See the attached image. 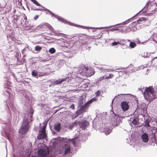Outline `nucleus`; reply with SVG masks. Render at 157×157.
Returning a JSON list of instances; mask_svg holds the SVG:
<instances>
[{
    "mask_svg": "<svg viewBox=\"0 0 157 157\" xmlns=\"http://www.w3.org/2000/svg\"><path fill=\"white\" fill-rule=\"evenodd\" d=\"M144 96L146 100L151 102L153 99L157 98V87L155 91L152 86L147 87L144 91Z\"/></svg>",
    "mask_w": 157,
    "mask_h": 157,
    "instance_id": "obj_1",
    "label": "nucleus"
},
{
    "mask_svg": "<svg viewBox=\"0 0 157 157\" xmlns=\"http://www.w3.org/2000/svg\"><path fill=\"white\" fill-rule=\"evenodd\" d=\"M29 128V123L28 119L24 120L22 124L21 127L20 129L19 132L22 134H24L28 132Z\"/></svg>",
    "mask_w": 157,
    "mask_h": 157,
    "instance_id": "obj_2",
    "label": "nucleus"
},
{
    "mask_svg": "<svg viewBox=\"0 0 157 157\" xmlns=\"http://www.w3.org/2000/svg\"><path fill=\"white\" fill-rule=\"evenodd\" d=\"M147 20V18L142 17L140 18L136 21L133 22L130 25L129 28L131 31H135L137 30L136 25L137 24H141V22L142 21H146Z\"/></svg>",
    "mask_w": 157,
    "mask_h": 157,
    "instance_id": "obj_3",
    "label": "nucleus"
},
{
    "mask_svg": "<svg viewBox=\"0 0 157 157\" xmlns=\"http://www.w3.org/2000/svg\"><path fill=\"white\" fill-rule=\"evenodd\" d=\"M83 71L85 73V75L89 77L94 75V71L92 68H89L88 67H85L83 69Z\"/></svg>",
    "mask_w": 157,
    "mask_h": 157,
    "instance_id": "obj_4",
    "label": "nucleus"
},
{
    "mask_svg": "<svg viewBox=\"0 0 157 157\" xmlns=\"http://www.w3.org/2000/svg\"><path fill=\"white\" fill-rule=\"evenodd\" d=\"M89 125V122L86 120L79 123L80 127L83 130H85L86 128Z\"/></svg>",
    "mask_w": 157,
    "mask_h": 157,
    "instance_id": "obj_5",
    "label": "nucleus"
},
{
    "mask_svg": "<svg viewBox=\"0 0 157 157\" xmlns=\"http://www.w3.org/2000/svg\"><path fill=\"white\" fill-rule=\"evenodd\" d=\"M47 154L46 150L44 149H40L38 152V155L40 157H44Z\"/></svg>",
    "mask_w": 157,
    "mask_h": 157,
    "instance_id": "obj_6",
    "label": "nucleus"
},
{
    "mask_svg": "<svg viewBox=\"0 0 157 157\" xmlns=\"http://www.w3.org/2000/svg\"><path fill=\"white\" fill-rule=\"evenodd\" d=\"M122 109L123 110L126 111L129 108V106L128 104L126 102L123 101L121 103Z\"/></svg>",
    "mask_w": 157,
    "mask_h": 157,
    "instance_id": "obj_7",
    "label": "nucleus"
},
{
    "mask_svg": "<svg viewBox=\"0 0 157 157\" xmlns=\"http://www.w3.org/2000/svg\"><path fill=\"white\" fill-rule=\"evenodd\" d=\"M47 137V135L46 133H44L40 132L37 136V139L39 140L44 139Z\"/></svg>",
    "mask_w": 157,
    "mask_h": 157,
    "instance_id": "obj_8",
    "label": "nucleus"
},
{
    "mask_svg": "<svg viewBox=\"0 0 157 157\" xmlns=\"http://www.w3.org/2000/svg\"><path fill=\"white\" fill-rule=\"evenodd\" d=\"M141 139L142 141L145 142H147L148 140V136L147 133H144L141 136Z\"/></svg>",
    "mask_w": 157,
    "mask_h": 157,
    "instance_id": "obj_9",
    "label": "nucleus"
},
{
    "mask_svg": "<svg viewBox=\"0 0 157 157\" xmlns=\"http://www.w3.org/2000/svg\"><path fill=\"white\" fill-rule=\"evenodd\" d=\"M61 124L59 123H57L55 124L54 129L57 132H59L61 129Z\"/></svg>",
    "mask_w": 157,
    "mask_h": 157,
    "instance_id": "obj_10",
    "label": "nucleus"
},
{
    "mask_svg": "<svg viewBox=\"0 0 157 157\" xmlns=\"http://www.w3.org/2000/svg\"><path fill=\"white\" fill-rule=\"evenodd\" d=\"M65 148L66 149L64 154L65 155H67L70 152V148L71 147L69 146H65Z\"/></svg>",
    "mask_w": 157,
    "mask_h": 157,
    "instance_id": "obj_11",
    "label": "nucleus"
},
{
    "mask_svg": "<svg viewBox=\"0 0 157 157\" xmlns=\"http://www.w3.org/2000/svg\"><path fill=\"white\" fill-rule=\"evenodd\" d=\"M150 121L149 120L146 119L144 121V126L147 128H148L150 127Z\"/></svg>",
    "mask_w": 157,
    "mask_h": 157,
    "instance_id": "obj_12",
    "label": "nucleus"
},
{
    "mask_svg": "<svg viewBox=\"0 0 157 157\" xmlns=\"http://www.w3.org/2000/svg\"><path fill=\"white\" fill-rule=\"evenodd\" d=\"M65 80L66 78H63L62 79H59L54 82V84L55 85L59 84L65 81Z\"/></svg>",
    "mask_w": 157,
    "mask_h": 157,
    "instance_id": "obj_13",
    "label": "nucleus"
},
{
    "mask_svg": "<svg viewBox=\"0 0 157 157\" xmlns=\"http://www.w3.org/2000/svg\"><path fill=\"white\" fill-rule=\"evenodd\" d=\"M82 113V112H81L79 109L75 113V117H74V119L76 118L78 116L80 115Z\"/></svg>",
    "mask_w": 157,
    "mask_h": 157,
    "instance_id": "obj_14",
    "label": "nucleus"
},
{
    "mask_svg": "<svg viewBox=\"0 0 157 157\" xmlns=\"http://www.w3.org/2000/svg\"><path fill=\"white\" fill-rule=\"evenodd\" d=\"M87 109L86 107L84 106V105L82 106L79 109L81 111L82 113L86 111V109Z\"/></svg>",
    "mask_w": 157,
    "mask_h": 157,
    "instance_id": "obj_15",
    "label": "nucleus"
},
{
    "mask_svg": "<svg viewBox=\"0 0 157 157\" xmlns=\"http://www.w3.org/2000/svg\"><path fill=\"white\" fill-rule=\"evenodd\" d=\"M34 4L36 5V6H41L42 7V6L41 5L39 4L37 1L36 0H30Z\"/></svg>",
    "mask_w": 157,
    "mask_h": 157,
    "instance_id": "obj_16",
    "label": "nucleus"
},
{
    "mask_svg": "<svg viewBox=\"0 0 157 157\" xmlns=\"http://www.w3.org/2000/svg\"><path fill=\"white\" fill-rule=\"evenodd\" d=\"M23 18L24 19H23V22H25V24L26 25V22H28V21H27V17L25 15V14H24L23 16ZM26 26H28V25H26Z\"/></svg>",
    "mask_w": 157,
    "mask_h": 157,
    "instance_id": "obj_17",
    "label": "nucleus"
},
{
    "mask_svg": "<svg viewBox=\"0 0 157 157\" xmlns=\"http://www.w3.org/2000/svg\"><path fill=\"white\" fill-rule=\"evenodd\" d=\"M42 48L39 45L36 46L35 48V50L36 51H40Z\"/></svg>",
    "mask_w": 157,
    "mask_h": 157,
    "instance_id": "obj_18",
    "label": "nucleus"
},
{
    "mask_svg": "<svg viewBox=\"0 0 157 157\" xmlns=\"http://www.w3.org/2000/svg\"><path fill=\"white\" fill-rule=\"evenodd\" d=\"M129 46L131 48H134L136 46V44L134 42H131L130 43Z\"/></svg>",
    "mask_w": 157,
    "mask_h": 157,
    "instance_id": "obj_19",
    "label": "nucleus"
},
{
    "mask_svg": "<svg viewBox=\"0 0 157 157\" xmlns=\"http://www.w3.org/2000/svg\"><path fill=\"white\" fill-rule=\"evenodd\" d=\"M132 123L134 125H136L137 124L138 121L136 120V119L134 118L132 122Z\"/></svg>",
    "mask_w": 157,
    "mask_h": 157,
    "instance_id": "obj_20",
    "label": "nucleus"
},
{
    "mask_svg": "<svg viewBox=\"0 0 157 157\" xmlns=\"http://www.w3.org/2000/svg\"><path fill=\"white\" fill-rule=\"evenodd\" d=\"M31 10H33V11L35 10H41V9H40L39 8H36L34 6H32L31 7Z\"/></svg>",
    "mask_w": 157,
    "mask_h": 157,
    "instance_id": "obj_21",
    "label": "nucleus"
},
{
    "mask_svg": "<svg viewBox=\"0 0 157 157\" xmlns=\"http://www.w3.org/2000/svg\"><path fill=\"white\" fill-rule=\"evenodd\" d=\"M49 52L52 54H53L56 52L55 49L53 48H50L49 51Z\"/></svg>",
    "mask_w": 157,
    "mask_h": 157,
    "instance_id": "obj_22",
    "label": "nucleus"
},
{
    "mask_svg": "<svg viewBox=\"0 0 157 157\" xmlns=\"http://www.w3.org/2000/svg\"><path fill=\"white\" fill-rule=\"evenodd\" d=\"M46 125H44L42 129V130L41 131H40V132L44 133H46Z\"/></svg>",
    "mask_w": 157,
    "mask_h": 157,
    "instance_id": "obj_23",
    "label": "nucleus"
},
{
    "mask_svg": "<svg viewBox=\"0 0 157 157\" xmlns=\"http://www.w3.org/2000/svg\"><path fill=\"white\" fill-rule=\"evenodd\" d=\"M32 75L33 76L36 77L37 75L38 74L35 71H33L32 72Z\"/></svg>",
    "mask_w": 157,
    "mask_h": 157,
    "instance_id": "obj_24",
    "label": "nucleus"
},
{
    "mask_svg": "<svg viewBox=\"0 0 157 157\" xmlns=\"http://www.w3.org/2000/svg\"><path fill=\"white\" fill-rule=\"evenodd\" d=\"M18 16H16V18H14L13 20V22L14 23H16L17 22V18H18Z\"/></svg>",
    "mask_w": 157,
    "mask_h": 157,
    "instance_id": "obj_25",
    "label": "nucleus"
},
{
    "mask_svg": "<svg viewBox=\"0 0 157 157\" xmlns=\"http://www.w3.org/2000/svg\"><path fill=\"white\" fill-rule=\"evenodd\" d=\"M119 42H116V41H114L112 43V46H115L117 45L118 44H119Z\"/></svg>",
    "mask_w": 157,
    "mask_h": 157,
    "instance_id": "obj_26",
    "label": "nucleus"
},
{
    "mask_svg": "<svg viewBox=\"0 0 157 157\" xmlns=\"http://www.w3.org/2000/svg\"><path fill=\"white\" fill-rule=\"evenodd\" d=\"M113 74H110L107 77H105V79L107 78V79H109V78H112L113 77Z\"/></svg>",
    "mask_w": 157,
    "mask_h": 157,
    "instance_id": "obj_27",
    "label": "nucleus"
},
{
    "mask_svg": "<svg viewBox=\"0 0 157 157\" xmlns=\"http://www.w3.org/2000/svg\"><path fill=\"white\" fill-rule=\"evenodd\" d=\"M101 92L100 91H98L96 93H95L96 96L98 97L100 95V94Z\"/></svg>",
    "mask_w": 157,
    "mask_h": 157,
    "instance_id": "obj_28",
    "label": "nucleus"
},
{
    "mask_svg": "<svg viewBox=\"0 0 157 157\" xmlns=\"http://www.w3.org/2000/svg\"><path fill=\"white\" fill-rule=\"evenodd\" d=\"M82 86L86 88V87H88V84L87 82H85L83 84Z\"/></svg>",
    "mask_w": 157,
    "mask_h": 157,
    "instance_id": "obj_29",
    "label": "nucleus"
},
{
    "mask_svg": "<svg viewBox=\"0 0 157 157\" xmlns=\"http://www.w3.org/2000/svg\"><path fill=\"white\" fill-rule=\"evenodd\" d=\"M105 76H103L100 77L99 78L98 80L99 81H101L103 79H105Z\"/></svg>",
    "mask_w": 157,
    "mask_h": 157,
    "instance_id": "obj_30",
    "label": "nucleus"
},
{
    "mask_svg": "<svg viewBox=\"0 0 157 157\" xmlns=\"http://www.w3.org/2000/svg\"><path fill=\"white\" fill-rule=\"evenodd\" d=\"M89 104L87 101L83 105L87 108L89 106Z\"/></svg>",
    "mask_w": 157,
    "mask_h": 157,
    "instance_id": "obj_31",
    "label": "nucleus"
},
{
    "mask_svg": "<svg viewBox=\"0 0 157 157\" xmlns=\"http://www.w3.org/2000/svg\"><path fill=\"white\" fill-rule=\"evenodd\" d=\"M45 75V73H40V74H39V76H44Z\"/></svg>",
    "mask_w": 157,
    "mask_h": 157,
    "instance_id": "obj_32",
    "label": "nucleus"
},
{
    "mask_svg": "<svg viewBox=\"0 0 157 157\" xmlns=\"http://www.w3.org/2000/svg\"><path fill=\"white\" fill-rule=\"evenodd\" d=\"M70 107L72 109H75V105L73 104L70 106Z\"/></svg>",
    "mask_w": 157,
    "mask_h": 157,
    "instance_id": "obj_33",
    "label": "nucleus"
},
{
    "mask_svg": "<svg viewBox=\"0 0 157 157\" xmlns=\"http://www.w3.org/2000/svg\"><path fill=\"white\" fill-rule=\"evenodd\" d=\"M78 123L76 122V121H75L74 122V123L73 124H72V126L73 127L75 125H77V124H78Z\"/></svg>",
    "mask_w": 157,
    "mask_h": 157,
    "instance_id": "obj_34",
    "label": "nucleus"
},
{
    "mask_svg": "<svg viewBox=\"0 0 157 157\" xmlns=\"http://www.w3.org/2000/svg\"><path fill=\"white\" fill-rule=\"evenodd\" d=\"M129 22V21L128 20H127L125 21L124 22H123V23H122V24L123 25H126V24L127 23H128Z\"/></svg>",
    "mask_w": 157,
    "mask_h": 157,
    "instance_id": "obj_35",
    "label": "nucleus"
},
{
    "mask_svg": "<svg viewBox=\"0 0 157 157\" xmlns=\"http://www.w3.org/2000/svg\"><path fill=\"white\" fill-rule=\"evenodd\" d=\"M97 98H93L92 99H91V100H92V101H96L97 100Z\"/></svg>",
    "mask_w": 157,
    "mask_h": 157,
    "instance_id": "obj_36",
    "label": "nucleus"
},
{
    "mask_svg": "<svg viewBox=\"0 0 157 157\" xmlns=\"http://www.w3.org/2000/svg\"><path fill=\"white\" fill-rule=\"evenodd\" d=\"M39 16L38 15H36L35 17H34V19L35 20H36L38 18Z\"/></svg>",
    "mask_w": 157,
    "mask_h": 157,
    "instance_id": "obj_37",
    "label": "nucleus"
},
{
    "mask_svg": "<svg viewBox=\"0 0 157 157\" xmlns=\"http://www.w3.org/2000/svg\"><path fill=\"white\" fill-rule=\"evenodd\" d=\"M88 102L89 104L91 103L93 101L91 99L90 100L87 101Z\"/></svg>",
    "mask_w": 157,
    "mask_h": 157,
    "instance_id": "obj_38",
    "label": "nucleus"
},
{
    "mask_svg": "<svg viewBox=\"0 0 157 157\" xmlns=\"http://www.w3.org/2000/svg\"><path fill=\"white\" fill-rule=\"evenodd\" d=\"M117 29H116V28H113L112 29V30H113V31H114V30H117Z\"/></svg>",
    "mask_w": 157,
    "mask_h": 157,
    "instance_id": "obj_39",
    "label": "nucleus"
},
{
    "mask_svg": "<svg viewBox=\"0 0 157 157\" xmlns=\"http://www.w3.org/2000/svg\"><path fill=\"white\" fill-rule=\"evenodd\" d=\"M79 79H80L82 81V82L84 80H85V79H84V80H83L82 79V78H79Z\"/></svg>",
    "mask_w": 157,
    "mask_h": 157,
    "instance_id": "obj_40",
    "label": "nucleus"
},
{
    "mask_svg": "<svg viewBox=\"0 0 157 157\" xmlns=\"http://www.w3.org/2000/svg\"><path fill=\"white\" fill-rule=\"evenodd\" d=\"M155 122L157 123V120H155Z\"/></svg>",
    "mask_w": 157,
    "mask_h": 157,
    "instance_id": "obj_41",
    "label": "nucleus"
}]
</instances>
